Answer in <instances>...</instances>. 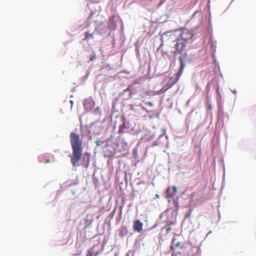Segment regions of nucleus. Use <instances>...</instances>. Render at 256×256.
Returning <instances> with one entry per match:
<instances>
[{
	"label": "nucleus",
	"instance_id": "1",
	"mask_svg": "<svg viewBox=\"0 0 256 256\" xmlns=\"http://www.w3.org/2000/svg\"><path fill=\"white\" fill-rule=\"evenodd\" d=\"M194 33L191 30L183 28L180 30L174 32H167L164 33L161 36L162 42L170 43L174 42L172 51L174 56L182 54L186 42L193 37Z\"/></svg>",
	"mask_w": 256,
	"mask_h": 256
},
{
	"label": "nucleus",
	"instance_id": "2",
	"mask_svg": "<svg viewBox=\"0 0 256 256\" xmlns=\"http://www.w3.org/2000/svg\"><path fill=\"white\" fill-rule=\"evenodd\" d=\"M70 137L72 150V155L70 156V162L74 166H76L82 156V140L79 135L74 132L70 133Z\"/></svg>",
	"mask_w": 256,
	"mask_h": 256
},
{
	"label": "nucleus",
	"instance_id": "3",
	"mask_svg": "<svg viewBox=\"0 0 256 256\" xmlns=\"http://www.w3.org/2000/svg\"><path fill=\"white\" fill-rule=\"evenodd\" d=\"M180 60L181 62V64L179 72L174 76H168L164 78L162 81L163 86L160 90L158 92V94L164 93L168 89L171 88L178 81L181 74L184 68L183 60L181 58H180Z\"/></svg>",
	"mask_w": 256,
	"mask_h": 256
},
{
	"label": "nucleus",
	"instance_id": "4",
	"mask_svg": "<svg viewBox=\"0 0 256 256\" xmlns=\"http://www.w3.org/2000/svg\"><path fill=\"white\" fill-rule=\"evenodd\" d=\"M143 224L140 220H136L134 222L133 230L134 232H140L142 230Z\"/></svg>",
	"mask_w": 256,
	"mask_h": 256
},
{
	"label": "nucleus",
	"instance_id": "5",
	"mask_svg": "<svg viewBox=\"0 0 256 256\" xmlns=\"http://www.w3.org/2000/svg\"><path fill=\"white\" fill-rule=\"evenodd\" d=\"M176 239L172 240V245L170 246V249L174 250L175 248H184L183 244L182 242H175Z\"/></svg>",
	"mask_w": 256,
	"mask_h": 256
},
{
	"label": "nucleus",
	"instance_id": "6",
	"mask_svg": "<svg viewBox=\"0 0 256 256\" xmlns=\"http://www.w3.org/2000/svg\"><path fill=\"white\" fill-rule=\"evenodd\" d=\"M125 128V124L123 123L122 124L120 125L118 132L119 133H123L124 132V128Z\"/></svg>",
	"mask_w": 256,
	"mask_h": 256
},
{
	"label": "nucleus",
	"instance_id": "7",
	"mask_svg": "<svg viewBox=\"0 0 256 256\" xmlns=\"http://www.w3.org/2000/svg\"><path fill=\"white\" fill-rule=\"evenodd\" d=\"M92 34H90L88 32H85V39L86 40H88V38L90 36H92Z\"/></svg>",
	"mask_w": 256,
	"mask_h": 256
},
{
	"label": "nucleus",
	"instance_id": "8",
	"mask_svg": "<svg viewBox=\"0 0 256 256\" xmlns=\"http://www.w3.org/2000/svg\"><path fill=\"white\" fill-rule=\"evenodd\" d=\"M192 210H190L186 214V218H188L190 217Z\"/></svg>",
	"mask_w": 256,
	"mask_h": 256
},
{
	"label": "nucleus",
	"instance_id": "9",
	"mask_svg": "<svg viewBox=\"0 0 256 256\" xmlns=\"http://www.w3.org/2000/svg\"><path fill=\"white\" fill-rule=\"evenodd\" d=\"M174 193L176 194L178 192V190L176 186H174L172 188Z\"/></svg>",
	"mask_w": 256,
	"mask_h": 256
},
{
	"label": "nucleus",
	"instance_id": "10",
	"mask_svg": "<svg viewBox=\"0 0 256 256\" xmlns=\"http://www.w3.org/2000/svg\"><path fill=\"white\" fill-rule=\"evenodd\" d=\"M96 58V56L95 54H93L92 56H91L90 58V61H92L94 58Z\"/></svg>",
	"mask_w": 256,
	"mask_h": 256
},
{
	"label": "nucleus",
	"instance_id": "11",
	"mask_svg": "<svg viewBox=\"0 0 256 256\" xmlns=\"http://www.w3.org/2000/svg\"><path fill=\"white\" fill-rule=\"evenodd\" d=\"M170 230H171V228H170V227L169 228H166V233L168 234Z\"/></svg>",
	"mask_w": 256,
	"mask_h": 256
},
{
	"label": "nucleus",
	"instance_id": "12",
	"mask_svg": "<svg viewBox=\"0 0 256 256\" xmlns=\"http://www.w3.org/2000/svg\"><path fill=\"white\" fill-rule=\"evenodd\" d=\"M208 109L210 110H211L212 108V106L211 105V104H208Z\"/></svg>",
	"mask_w": 256,
	"mask_h": 256
},
{
	"label": "nucleus",
	"instance_id": "13",
	"mask_svg": "<svg viewBox=\"0 0 256 256\" xmlns=\"http://www.w3.org/2000/svg\"><path fill=\"white\" fill-rule=\"evenodd\" d=\"M176 207V210H178L179 208V206L178 202H175Z\"/></svg>",
	"mask_w": 256,
	"mask_h": 256
},
{
	"label": "nucleus",
	"instance_id": "14",
	"mask_svg": "<svg viewBox=\"0 0 256 256\" xmlns=\"http://www.w3.org/2000/svg\"><path fill=\"white\" fill-rule=\"evenodd\" d=\"M50 159H47V160H46V163H48V162H50Z\"/></svg>",
	"mask_w": 256,
	"mask_h": 256
},
{
	"label": "nucleus",
	"instance_id": "15",
	"mask_svg": "<svg viewBox=\"0 0 256 256\" xmlns=\"http://www.w3.org/2000/svg\"><path fill=\"white\" fill-rule=\"evenodd\" d=\"M155 197H156V198H159V195L156 194Z\"/></svg>",
	"mask_w": 256,
	"mask_h": 256
},
{
	"label": "nucleus",
	"instance_id": "16",
	"mask_svg": "<svg viewBox=\"0 0 256 256\" xmlns=\"http://www.w3.org/2000/svg\"><path fill=\"white\" fill-rule=\"evenodd\" d=\"M173 196H174V195L172 194V195L168 196L170 197V198H172Z\"/></svg>",
	"mask_w": 256,
	"mask_h": 256
},
{
	"label": "nucleus",
	"instance_id": "17",
	"mask_svg": "<svg viewBox=\"0 0 256 256\" xmlns=\"http://www.w3.org/2000/svg\"><path fill=\"white\" fill-rule=\"evenodd\" d=\"M170 188H168L167 189V190H166V191H167L168 192V191H169V190H170Z\"/></svg>",
	"mask_w": 256,
	"mask_h": 256
}]
</instances>
